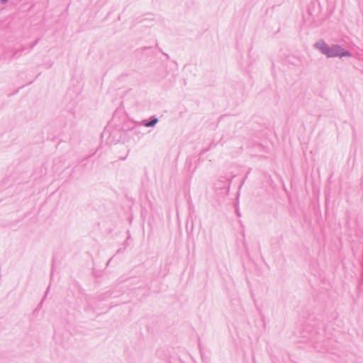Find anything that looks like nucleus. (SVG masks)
Segmentation results:
<instances>
[{
	"instance_id": "7ed1b4c3",
	"label": "nucleus",
	"mask_w": 363,
	"mask_h": 363,
	"mask_svg": "<svg viewBox=\"0 0 363 363\" xmlns=\"http://www.w3.org/2000/svg\"><path fill=\"white\" fill-rule=\"evenodd\" d=\"M6 1H7V0H2V1H4V2Z\"/></svg>"
},
{
	"instance_id": "f257e3e1",
	"label": "nucleus",
	"mask_w": 363,
	"mask_h": 363,
	"mask_svg": "<svg viewBox=\"0 0 363 363\" xmlns=\"http://www.w3.org/2000/svg\"><path fill=\"white\" fill-rule=\"evenodd\" d=\"M316 48L320 50L325 55L328 57L349 55L347 52H340V48L334 46L333 48H328L325 43L319 42L315 45Z\"/></svg>"
},
{
	"instance_id": "f03ea898",
	"label": "nucleus",
	"mask_w": 363,
	"mask_h": 363,
	"mask_svg": "<svg viewBox=\"0 0 363 363\" xmlns=\"http://www.w3.org/2000/svg\"><path fill=\"white\" fill-rule=\"evenodd\" d=\"M157 119H154L153 121L146 123V126L150 127L152 125H154L155 123H157Z\"/></svg>"
}]
</instances>
